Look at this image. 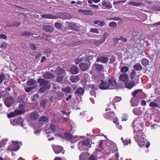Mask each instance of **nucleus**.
Instances as JSON below:
<instances>
[{
  "label": "nucleus",
  "mask_w": 160,
  "mask_h": 160,
  "mask_svg": "<svg viewBox=\"0 0 160 160\" xmlns=\"http://www.w3.org/2000/svg\"><path fill=\"white\" fill-rule=\"evenodd\" d=\"M38 83L39 84V86L41 87L38 91L41 93L45 92L50 89L51 86L49 81L43 78H40L38 80Z\"/></svg>",
  "instance_id": "1"
},
{
  "label": "nucleus",
  "mask_w": 160,
  "mask_h": 160,
  "mask_svg": "<svg viewBox=\"0 0 160 160\" xmlns=\"http://www.w3.org/2000/svg\"><path fill=\"white\" fill-rule=\"evenodd\" d=\"M91 140L87 139L80 142L78 144V148L80 151L88 150L91 148Z\"/></svg>",
  "instance_id": "2"
},
{
  "label": "nucleus",
  "mask_w": 160,
  "mask_h": 160,
  "mask_svg": "<svg viewBox=\"0 0 160 160\" xmlns=\"http://www.w3.org/2000/svg\"><path fill=\"white\" fill-rule=\"evenodd\" d=\"M142 119L140 117H139L136 119H135L132 122V126L134 128V133H135L137 132H142V128L143 124L141 122V120Z\"/></svg>",
  "instance_id": "3"
},
{
  "label": "nucleus",
  "mask_w": 160,
  "mask_h": 160,
  "mask_svg": "<svg viewBox=\"0 0 160 160\" xmlns=\"http://www.w3.org/2000/svg\"><path fill=\"white\" fill-rule=\"evenodd\" d=\"M145 136L142 132H138L136 133L134 138L137 144L141 147L143 146L147 141L144 139Z\"/></svg>",
  "instance_id": "4"
},
{
  "label": "nucleus",
  "mask_w": 160,
  "mask_h": 160,
  "mask_svg": "<svg viewBox=\"0 0 160 160\" xmlns=\"http://www.w3.org/2000/svg\"><path fill=\"white\" fill-rule=\"evenodd\" d=\"M12 143L13 144L12 147V148L11 146H9L8 149V150L11 151H18L19 149V144L21 143L17 141H13Z\"/></svg>",
  "instance_id": "5"
},
{
  "label": "nucleus",
  "mask_w": 160,
  "mask_h": 160,
  "mask_svg": "<svg viewBox=\"0 0 160 160\" xmlns=\"http://www.w3.org/2000/svg\"><path fill=\"white\" fill-rule=\"evenodd\" d=\"M109 89H114L117 87V82L113 78H111L108 80Z\"/></svg>",
  "instance_id": "6"
},
{
  "label": "nucleus",
  "mask_w": 160,
  "mask_h": 160,
  "mask_svg": "<svg viewBox=\"0 0 160 160\" xmlns=\"http://www.w3.org/2000/svg\"><path fill=\"white\" fill-rule=\"evenodd\" d=\"M24 112L20 110H14V112H11L9 114H8L7 117L9 118H10L15 116L16 115H18L19 114H21L23 113Z\"/></svg>",
  "instance_id": "7"
},
{
  "label": "nucleus",
  "mask_w": 160,
  "mask_h": 160,
  "mask_svg": "<svg viewBox=\"0 0 160 160\" xmlns=\"http://www.w3.org/2000/svg\"><path fill=\"white\" fill-rule=\"evenodd\" d=\"M14 100L12 97L7 98L4 100V102L5 105L8 107L11 106L14 103Z\"/></svg>",
  "instance_id": "8"
},
{
  "label": "nucleus",
  "mask_w": 160,
  "mask_h": 160,
  "mask_svg": "<svg viewBox=\"0 0 160 160\" xmlns=\"http://www.w3.org/2000/svg\"><path fill=\"white\" fill-rule=\"evenodd\" d=\"M92 57L91 56H89L87 58L85 57L84 58L83 56L80 55L79 56L75 61V63L77 64H78L80 62L83 61L84 60L86 61H87V60H89L90 59H92Z\"/></svg>",
  "instance_id": "9"
},
{
  "label": "nucleus",
  "mask_w": 160,
  "mask_h": 160,
  "mask_svg": "<svg viewBox=\"0 0 160 160\" xmlns=\"http://www.w3.org/2000/svg\"><path fill=\"white\" fill-rule=\"evenodd\" d=\"M90 63H81L79 65V67L82 71H85L89 68Z\"/></svg>",
  "instance_id": "10"
},
{
  "label": "nucleus",
  "mask_w": 160,
  "mask_h": 160,
  "mask_svg": "<svg viewBox=\"0 0 160 160\" xmlns=\"http://www.w3.org/2000/svg\"><path fill=\"white\" fill-rule=\"evenodd\" d=\"M108 59L106 57L102 56L98 57L96 61L98 62H101L102 63H106L108 62Z\"/></svg>",
  "instance_id": "11"
},
{
  "label": "nucleus",
  "mask_w": 160,
  "mask_h": 160,
  "mask_svg": "<svg viewBox=\"0 0 160 160\" xmlns=\"http://www.w3.org/2000/svg\"><path fill=\"white\" fill-rule=\"evenodd\" d=\"M53 150L55 153L58 154L63 150V148L59 146L55 145L52 146Z\"/></svg>",
  "instance_id": "12"
},
{
  "label": "nucleus",
  "mask_w": 160,
  "mask_h": 160,
  "mask_svg": "<svg viewBox=\"0 0 160 160\" xmlns=\"http://www.w3.org/2000/svg\"><path fill=\"white\" fill-rule=\"evenodd\" d=\"M142 94V90L138 89L136 90L132 93V95L133 96V97L135 98H139L140 95Z\"/></svg>",
  "instance_id": "13"
},
{
  "label": "nucleus",
  "mask_w": 160,
  "mask_h": 160,
  "mask_svg": "<svg viewBox=\"0 0 160 160\" xmlns=\"http://www.w3.org/2000/svg\"><path fill=\"white\" fill-rule=\"evenodd\" d=\"M41 16L42 18L45 19H57L61 18L57 16H54L49 14H43L41 15Z\"/></svg>",
  "instance_id": "14"
},
{
  "label": "nucleus",
  "mask_w": 160,
  "mask_h": 160,
  "mask_svg": "<svg viewBox=\"0 0 160 160\" xmlns=\"http://www.w3.org/2000/svg\"><path fill=\"white\" fill-rule=\"evenodd\" d=\"M143 111V109L140 107L135 108L133 110V112L135 115L138 116L141 115Z\"/></svg>",
  "instance_id": "15"
},
{
  "label": "nucleus",
  "mask_w": 160,
  "mask_h": 160,
  "mask_svg": "<svg viewBox=\"0 0 160 160\" xmlns=\"http://www.w3.org/2000/svg\"><path fill=\"white\" fill-rule=\"evenodd\" d=\"M124 84L126 88L130 89L133 87L135 83L133 81H128V80L126 82L124 83Z\"/></svg>",
  "instance_id": "16"
},
{
  "label": "nucleus",
  "mask_w": 160,
  "mask_h": 160,
  "mask_svg": "<svg viewBox=\"0 0 160 160\" xmlns=\"http://www.w3.org/2000/svg\"><path fill=\"white\" fill-rule=\"evenodd\" d=\"M102 82L100 84L99 87L100 88L102 89H109L108 83L107 82H103L102 81Z\"/></svg>",
  "instance_id": "17"
},
{
  "label": "nucleus",
  "mask_w": 160,
  "mask_h": 160,
  "mask_svg": "<svg viewBox=\"0 0 160 160\" xmlns=\"http://www.w3.org/2000/svg\"><path fill=\"white\" fill-rule=\"evenodd\" d=\"M60 136L62 138H65L66 139L69 140L71 139L72 136L69 133L66 132L60 135Z\"/></svg>",
  "instance_id": "18"
},
{
  "label": "nucleus",
  "mask_w": 160,
  "mask_h": 160,
  "mask_svg": "<svg viewBox=\"0 0 160 160\" xmlns=\"http://www.w3.org/2000/svg\"><path fill=\"white\" fill-rule=\"evenodd\" d=\"M70 72L72 74H77L79 72L78 68L76 66H72L70 69Z\"/></svg>",
  "instance_id": "19"
},
{
  "label": "nucleus",
  "mask_w": 160,
  "mask_h": 160,
  "mask_svg": "<svg viewBox=\"0 0 160 160\" xmlns=\"http://www.w3.org/2000/svg\"><path fill=\"white\" fill-rule=\"evenodd\" d=\"M119 79L125 83L128 80V77L126 73H123L120 76Z\"/></svg>",
  "instance_id": "20"
},
{
  "label": "nucleus",
  "mask_w": 160,
  "mask_h": 160,
  "mask_svg": "<svg viewBox=\"0 0 160 160\" xmlns=\"http://www.w3.org/2000/svg\"><path fill=\"white\" fill-rule=\"evenodd\" d=\"M102 5L104 7V9H109L112 8V5L110 3L107 2L105 1H103L102 2Z\"/></svg>",
  "instance_id": "21"
},
{
  "label": "nucleus",
  "mask_w": 160,
  "mask_h": 160,
  "mask_svg": "<svg viewBox=\"0 0 160 160\" xmlns=\"http://www.w3.org/2000/svg\"><path fill=\"white\" fill-rule=\"evenodd\" d=\"M48 121L49 119L47 117L42 116L39 119V122L40 124H45L48 123Z\"/></svg>",
  "instance_id": "22"
},
{
  "label": "nucleus",
  "mask_w": 160,
  "mask_h": 160,
  "mask_svg": "<svg viewBox=\"0 0 160 160\" xmlns=\"http://www.w3.org/2000/svg\"><path fill=\"white\" fill-rule=\"evenodd\" d=\"M39 115L37 112H33L30 114V118L32 120H36L39 117Z\"/></svg>",
  "instance_id": "23"
},
{
  "label": "nucleus",
  "mask_w": 160,
  "mask_h": 160,
  "mask_svg": "<svg viewBox=\"0 0 160 160\" xmlns=\"http://www.w3.org/2000/svg\"><path fill=\"white\" fill-rule=\"evenodd\" d=\"M43 78L46 79H51L55 77L54 75L49 72H46L43 75Z\"/></svg>",
  "instance_id": "24"
},
{
  "label": "nucleus",
  "mask_w": 160,
  "mask_h": 160,
  "mask_svg": "<svg viewBox=\"0 0 160 160\" xmlns=\"http://www.w3.org/2000/svg\"><path fill=\"white\" fill-rule=\"evenodd\" d=\"M53 28L51 26L44 25L43 26V29L47 32H51L53 31Z\"/></svg>",
  "instance_id": "25"
},
{
  "label": "nucleus",
  "mask_w": 160,
  "mask_h": 160,
  "mask_svg": "<svg viewBox=\"0 0 160 160\" xmlns=\"http://www.w3.org/2000/svg\"><path fill=\"white\" fill-rule=\"evenodd\" d=\"M103 66L101 64H99L96 62L93 65V68L96 69L98 71H101L103 68Z\"/></svg>",
  "instance_id": "26"
},
{
  "label": "nucleus",
  "mask_w": 160,
  "mask_h": 160,
  "mask_svg": "<svg viewBox=\"0 0 160 160\" xmlns=\"http://www.w3.org/2000/svg\"><path fill=\"white\" fill-rule=\"evenodd\" d=\"M130 102L131 103L132 106L135 107L138 105L139 101L136 98H132Z\"/></svg>",
  "instance_id": "27"
},
{
  "label": "nucleus",
  "mask_w": 160,
  "mask_h": 160,
  "mask_svg": "<svg viewBox=\"0 0 160 160\" xmlns=\"http://www.w3.org/2000/svg\"><path fill=\"white\" fill-rule=\"evenodd\" d=\"M55 72L58 75H63L65 73V71L59 67H58L55 70Z\"/></svg>",
  "instance_id": "28"
},
{
  "label": "nucleus",
  "mask_w": 160,
  "mask_h": 160,
  "mask_svg": "<svg viewBox=\"0 0 160 160\" xmlns=\"http://www.w3.org/2000/svg\"><path fill=\"white\" fill-rule=\"evenodd\" d=\"M69 80L72 82H76L79 80L78 76H72L70 78Z\"/></svg>",
  "instance_id": "29"
},
{
  "label": "nucleus",
  "mask_w": 160,
  "mask_h": 160,
  "mask_svg": "<svg viewBox=\"0 0 160 160\" xmlns=\"http://www.w3.org/2000/svg\"><path fill=\"white\" fill-rule=\"evenodd\" d=\"M75 93L82 95L84 93V89L82 88H79L76 90Z\"/></svg>",
  "instance_id": "30"
},
{
  "label": "nucleus",
  "mask_w": 160,
  "mask_h": 160,
  "mask_svg": "<svg viewBox=\"0 0 160 160\" xmlns=\"http://www.w3.org/2000/svg\"><path fill=\"white\" fill-rule=\"evenodd\" d=\"M114 115V113L113 112H108L104 115V117L107 119H110L112 118Z\"/></svg>",
  "instance_id": "31"
},
{
  "label": "nucleus",
  "mask_w": 160,
  "mask_h": 160,
  "mask_svg": "<svg viewBox=\"0 0 160 160\" xmlns=\"http://www.w3.org/2000/svg\"><path fill=\"white\" fill-rule=\"evenodd\" d=\"M78 12L82 13L85 15H92V13L91 11H87L83 10L82 9H79L78 11Z\"/></svg>",
  "instance_id": "32"
},
{
  "label": "nucleus",
  "mask_w": 160,
  "mask_h": 160,
  "mask_svg": "<svg viewBox=\"0 0 160 160\" xmlns=\"http://www.w3.org/2000/svg\"><path fill=\"white\" fill-rule=\"evenodd\" d=\"M37 83L36 81L33 79H30L27 82V84L29 86H33Z\"/></svg>",
  "instance_id": "33"
},
{
  "label": "nucleus",
  "mask_w": 160,
  "mask_h": 160,
  "mask_svg": "<svg viewBox=\"0 0 160 160\" xmlns=\"http://www.w3.org/2000/svg\"><path fill=\"white\" fill-rule=\"evenodd\" d=\"M134 68L137 71H140L142 70V67L140 63H137L133 66Z\"/></svg>",
  "instance_id": "34"
},
{
  "label": "nucleus",
  "mask_w": 160,
  "mask_h": 160,
  "mask_svg": "<svg viewBox=\"0 0 160 160\" xmlns=\"http://www.w3.org/2000/svg\"><path fill=\"white\" fill-rule=\"evenodd\" d=\"M141 63L143 66H146L148 64L149 61L146 58H143L141 61Z\"/></svg>",
  "instance_id": "35"
},
{
  "label": "nucleus",
  "mask_w": 160,
  "mask_h": 160,
  "mask_svg": "<svg viewBox=\"0 0 160 160\" xmlns=\"http://www.w3.org/2000/svg\"><path fill=\"white\" fill-rule=\"evenodd\" d=\"M149 106L153 108L158 107V104L156 100H155L154 102H152L149 104Z\"/></svg>",
  "instance_id": "36"
},
{
  "label": "nucleus",
  "mask_w": 160,
  "mask_h": 160,
  "mask_svg": "<svg viewBox=\"0 0 160 160\" xmlns=\"http://www.w3.org/2000/svg\"><path fill=\"white\" fill-rule=\"evenodd\" d=\"M62 90L65 92L70 93L71 91V88L70 87H67L62 88Z\"/></svg>",
  "instance_id": "37"
},
{
  "label": "nucleus",
  "mask_w": 160,
  "mask_h": 160,
  "mask_svg": "<svg viewBox=\"0 0 160 160\" xmlns=\"http://www.w3.org/2000/svg\"><path fill=\"white\" fill-rule=\"evenodd\" d=\"M64 93L62 92L58 91L57 93V95L58 97L57 99L58 100H60L62 98L64 97Z\"/></svg>",
  "instance_id": "38"
},
{
  "label": "nucleus",
  "mask_w": 160,
  "mask_h": 160,
  "mask_svg": "<svg viewBox=\"0 0 160 160\" xmlns=\"http://www.w3.org/2000/svg\"><path fill=\"white\" fill-rule=\"evenodd\" d=\"M128 3L129 4L131 5L135 6H139L140 5H144V4L142 3H137L132 2H128Z\"/></svg>",
  "instance_id": "39"
},
{
  "label": "nucleus",
  "mask_w": 160,
  "mask_h": 160,
  "mask_svg": "<svg viewBox=\"0 0 160 160\" xmlns=\"http://www.w3.org/2000/svg\"><path fill=\"white\" fill-rule=\"evenodd\" d=\"M94 88L91 90L90 94L92 97L95 98L96 96V92H95V89H96V86H94Z\"/></svg>",
  "instance_id": "40"
},
{
  "label": "nucleus",
  "mask_w": 160,
  "mask_h": 160,
  "mask_svg": "<svg viewBox=\"0 0 160 160\" xmlns=\"http://www.w3.org/2000/svg\"><path fill=\"white\" fill-rule=\"evenodd\" d=\"M80 137L79 136H72L71 138V141L72 143H75L80 140Z\"/></svg>",
  "instance_id": "41"
},
{
  "label": "nucleus",
  "mask_w": 160,
  "mask_h": 160,
  "mask_svg": "<svg viewBox=\"0 0 160 160\" xmlns=\"http://www.w3.org/2000/svg\"><path fill=\"white\" fill-rule=\"evenodd\" d=\"M63 18L64 19H70L71 18V15L67 13H64Z\"/></svg>",
  "instance_id": "42"
},
{
  "label": "nucleus",
  "mask_w": 160,
  "mask_h": 160,
  "mask_svg": "<svg viewBox=\"0 0 160 160\" xmlns=\"http://www.w3.org/2000/svg\"><path fill=\"white\" fill-rule=\"evenodd\" d=\"M129 70L128 68L126 66L122 67L121 69V71L123 73L127 72Z\"/></svg>",
  "instance_id": "43"
},
{
  "label": "nucleus",
  "mask_w": 160,
  "mask_h": 160,
  "mask_svg": "<svg viewBox=\"0 0 160 160\" xmlns=\"http://www.w3.org/2000/svg\"><path fill=\"white\" fill-rule=\"evenodd\" d=\"M109 26L114 28L117 27V24L116 22H112L109 23Z\"/></svg>",
  "instance_id": "44"
},
{
  "label": "nucleus",
  "mask_w": 160,
  "mask_h": 160,
  "mask_svg": "<svg viewBox=\"0 0 160 160\" xmlns=\"http://www.w3.org/2000/svg\"><path fill=\"white\" fill-rule=\"evenodd\" d=\"M107 35L108 34L107 32H105L104 33L103 35V38L100 40V42H101V43H102L105 41L107 36Z\"/></svg>",
  "instance_id": "45"
},
{
  "label": "nucleus",
  "mask_w": 160,
  "mask_h": 160,
  "mask_svg": "<svg viewBox=\"0 0 160 160\" xmlns=\"http://www.w3.org/2000/svg\"><path fill=\"white\" fill-rule=\"evenodd\" d=\"M136 72L134 70H133L132 71L130 75V78L132 79H134V76L136 75Z\"/></svg>",
  "instance_id": "46"
},
{
  "label": "nucleus",
  "mask_w": 160,
  "mask_h": 160,
  "mask_svg": "<svg viewBox=\"0 0 160 160\" xmlns=\"http://www.w3.org/2000/svg\"><path fill=\"white\" fill-rule=\"evenodd\" d=\"M63 77L62 76H58L56 78V81L58 82H60L62 81Z\"/></svg>",
  "instance_id": "47"
},
{
  "label": "nucleus",
  "mask_w": 160,
  "mask_h": 160,
  "mask_svg": "<svg viewBox=\"0 0 160 160\" xmlns=\"http://www.w3.org/2000/svg\"><path fill=\"white\" fill-rule=\"evenodd\" d=\"M50 129L53 131H55L57 129V127L53 124H51L50 126Z\"/></svg>",
  "instance_id": "48"
},
{
  "label": "nucleus",
  "mask_w": 160,
  "mask_h": 160,
  "mask_svg": "<svg viewBox=\"0 0 160 160\" xmlns=\"http://www.w3.org/2000/svg\"><path fill=\"white\" fill-rule=\"evenodd\" d=\"M122 99L120 97H116L113 99V101L114 102H118L120 101Z\"/></svg>",
  "instance_id": "49"
},
{
  "label": "nucleus",
  "mask_w": 160,
  "mask_h": 160,
  "mask_svg": "<svg viewBox=\"0 0 160 160\" xmlns=\"http://www.w3.org/2000/svg\"><path fill=\"white\" fill-rule=\"evenodd\" d=\"M32 34L29 32H24L22 33V35L23 36L28 37L32 35Z\"/></svg>",
  "instance_id": "50"
},
{
  "label": "nucleus",
  "mask_w": 160,
  "mask_h": 160,
  "mask_svg": "<svg viewBox=\"0 0 160 160\" xmlns=\"http://www.w3.org/2000/svg\"><path fill=\"white\" fill-rule=\"evenodd\" d=\"M48 100L47 99H44L42 100L41 102V105L43 107H45L48 102Z\"/></svg>",
  "instance_id": "51"
},
{
  "label": "nucleus",
  "mask_w": 160,
  "mask_h": 160,
  "mask_svg": "<svg viewBox=\"0 0 160 160\" xmlns=\"http://www.w3.org/2000/svg\"><path fill=\"white\" fill-rule=\"evenodd\" d=\"M54 26L56 28L58 29H60L62 27L61 24L58 22L55 23Z\"/></svg>",
  "instance_id": "52"
},
{
  "label": "nucleus",
  "mask_w": 160,
  "mask_h": 160,
  "mask_svg": "<svg viewBox=\"0 0 160 160\" xmlns=\"http://www.w3.org/2000/svg\"><path fill=\"white\" fill-rule=\"evenodd\" d=\"M7 46V44L5 42H3L1 44L0 47L2 49L5 48Z\"/></svg>",
  "instance_id": "53"
},
{
  "label": "nucleus",
  "mask_w": 160,
  "mask_h": 160,
  "mask_svg": "<svg viewBox=\"0 0 160 160\" xmlns=\"http://www.w3.org/2000/svg\"><path fill=\"white\" fill-rule=\"evenodd\" d=\"M17 120H11V124L13 126H16L18 124H17Z\"/></svg>",
  "instance_id": "54"
},
{
  "label": "nucleus",
  "mask_w": 160,
  "mask_h": 160,
  "mask_svg": "<svg viewBox=\"0 0 160 160\" xmlns=\"http://www.w3.org/2000/svg\"><path fill=\"white\" fill-rule=\"evenodd\" d=\"M90 31L92 32L93 33H99V32L97 28H91L90 30Z\"/></svg>",
  "instance_id": "55"
},
{
  "label": "nucleus",
  "mask_w": 160,
  "mask_h": 160,
  "mask_svg": "<svg viewBox=\"0 0 160 160\" xmlns=\"http://www.w3.org/2000/svg\"><path fill=\"white\" fill-rule=\"evenodd\" d=\"M122 142L124 145H127L128 143H130V140L128 139L125 140L123 141Z\"/></svg>",
  "instance_id": "56"
},
{
  "label": "nucleus",
  "mask_w": 160,
  "mask_h": 160,
  "mask_svg": "<svg viewBox=\"0 0 160 160\" xmlns=\"http://www.w3.org/2000/svg\"><path fill=\"white\" fill-rule=\"evenodd\" d=\"M5 79V76L3 74L0 75V84Z\"/></svg>",
  "instance_id": "57"
},
{
  "label": "nucleus",
  "mask_w": 160,
  "mask_h": 160,
  "mask_svg": "<svg viewBox=\"0 0 160 160\" xmlns=\"http://www.w3.org/2000/svg\"><path fill=\"white\" fill-rule=\"evenodd\" d=\"M87 160H96L95 156L93 155H91Z\"/></svg>",
  "instance_id": "58"
},
{
  "label": "nucleus",
  "mask_w": 160,
  "mask_h": 160,
  "mask_svg": "<svg viewBox=\"0 0 160 160\" xmlns=\"http://www.w3.org/2000/svg\"><path fill=\"white\" fill-rule=\"evenodd\" d=\"M69 27L72 29H74V26H75V23L73 22H69L68 24Z\"/></svg>",
  "instance_id": "59"
},
{
  "label": "nucleus",
  "mask_w": 160,
  "mask_h": 160,
  "mask_svg": "<svg viewBox=\"0 0 160 160\" xmlns=\"http://www.w3.org/2000/svg\"><path fill=\"white\" fill-rule=\"evenodd\" d=\"M30 47L31 49L33 50H36L37 49L36 46L34 44H31Z\"/></svg>",
  "instance_id": "60"
},
{
  "label": "nucleus",
  "mask_w": 160,
  "mask_h": 160,
  "mask_svg": "<svg viewBox=\"0 0 160 160\" xmlns=\"http://www.w3.org/2000/svg\"><path fill=\"white\" fill-rule=\"evenodd\" d=\"M119 40H122L124 42H126L127 41V39L123 37L122 36H120L119 38Z\"/></svg>",
  "instance_id": "61"
},
{
  "label": "nucleus",
  "mask_w": 160,
  "mask_h": 160,
  "mask_svg": "<svg viewBox=\"0 0 160 160\" xmlns=\"http://www.w3.org/2000/svg\"><path fill=\"white\" fill-rule=\"evenodd\" d=\"M57 99V97L55 95L51 96L49 98V100L50 101H52L53 100H56Z\"/></svg>",
  "instance_id": "62"
},
{
  "label": "nucleus",
  "mask_w": 160,
  "mask_h": 160,
  "mask_svg": "<svg viewBox=\"0 0 160 160\" xmlns=\"http://www.w3.org/2000/svg\"><path fill=\"white\" fill-rule=\"evenodd\" d=\"M33 88L32 87H29L28 88H25V91L27 92H29L31 90H32Z\"/></svg>",
  "instance_id": "63"
},
{
  "label": "nucleus",
  "mask_w": 160,
  "mask_h": 160,
  "mask_svg": "<svg viewBox=\"0 0 160 160\" xmlns=\"http://www.w3.org/2000/svg\"><path fill=\"white\" fill-rule=\"evenodd\" d=\"M105 24V22L102 21H100V22H99L98 25L100 27H102Z\"/></svg>",
  "instance_id": "64"
}]
</instances>
